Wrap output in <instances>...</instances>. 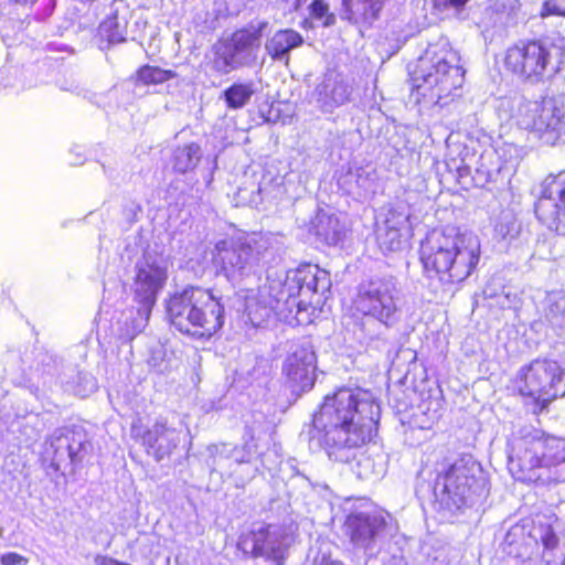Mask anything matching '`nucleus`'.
Instances as JSON below:
<instances>
[{"label": "nucleus", "instance_id": "obj_1", "mask_svg": "<svg viewBox=\"0 0 565 565\" xmlns=\"http://www.w3.org/2000/svg\"><path fill=\"white\" fill-rule=\"evenodd\" d=\"M380 415V405L372 392L342 387L326 396L313 415L311 439L334 461L348 463L358 459L360 478H377L383 475L384 466L372 462L360 449L373 438Z\"/></svg>", "mask_w": 565, "mask_h": 565}, {"label": "nucleus", "instance_id": "obj_2", "mask_svg": "<svg viewBox=\"0 0 565 565\" xmlns=\"http://www.w3.org/2000/svg\"><path fill=\"white\" fill-rule=\"evenodd\" d=\"M328 271L317 265L305 264L288 270L285 279L271 280L257 290H248L245 296V312L249 321L259 327L273 312L296 313L321 307L330 291Z\"/></svg>", "mask_w": 565, "mask_h": 565}, {"label": "nucleus", "instance_id": "obj_3", "mask_svg": "<svg viewBox=\"0 0 565 565\" xmlns=\"http://www.w3.org/2000/svg\"><path fill=\"white\" fill-rule=\"evenodd\" d=\"M419 259L428 288L446 292L466 280L480 260V241L471 232L456 227L434 230L420 243Z\"/></svg>", "mask_w": 565, "mask_h": 565}, {"label": "nucleus", "instance_id": "obj_4", "mask_svg": "<svg viewBox=\"0 0 565 565\" xmlns=\"http://www.w3.org/2000/svg\"><path fill=\"white\" fill-rule=\"evenodd\" d=\"M508 469L521 482H565V439L532 426L520 428L508 441Z\"/></svg>", "mask_w": 565, "mask_h": 565}, {"label": "nucleus", "instance_id": "obj_5", "mask_svg": "<svg viewBox=\"0 0 565 565\" xmlns=\"http://www.w3.org/2000/svg\"><path fill=\"white\" fill-rule=\"evenodd\" d=\"M489 492L482 467L471 456H462L440 472L434 482V509L450 521Z\"/></svg>", "mask_w": 565, "mask_h": 565}, {"label": "nucleus", "instance_id": "obj_6", "mask_svg": "<svg viewBox=\"0 0 565 565\" xmlns=\"http://www.w3.org/2000/svg\"><path fill=\"white\" fill-rule=\"evenodd\" d=\"M459 55L447 41L430 44L425 55L418 60L413 75L414 89L426 103L448 104V98L456 95L465 81V71L459 65Z\"/></svg>", "mask_w": 565, "mask_h": 565}, {"label": "nucleus", "instance_id": "obj_7", "mask_svg": "<svg viewBox=\"0 0 565 565\" xmlns=\"http://www.w3.org/2000/svg\"><path fill=\"white\" fill-rule=\"evenodd\" d=\"M170 323L181 333L195 339L210 338L224 324L222 297L201 287L189 286L166 301Z\"/></svg>", "mask_w": 565, "mask_h": 565}, {"label": "nucleus", "instance_id": "obj_8", "mask_svg": "<svg viewBox=\"0 0 565 565\" xmlns=\"http://www.w3.org/2000/svg\"><path fill=\"white\" fill-rule=\"evenodd\" d=\"M355 309L363 316L359 328L366 344L384 341L387 330L399 320L401 298L395 281L376 278L361 284Z\"/></svg>", "mask_w": 565, "mask_h": 565}, {"label": "nucleus", "instance_id": "obj_9", "mask_svg": "<svg viewBox=\"0 0 565 565\" xmlns=\"http://www.w3.org/2000/svg\"><path fill=\"white\" fill-rule=\"evenodd\" d=\"M276 237L254 233L243 239H224L215 245L213 263L220 274L233 284L256 275L276 249Z\"/></svg>", "mask_w": 565, "mask_h": 565}, {"label": "nucleus", "instance_id": "obj_10", "mask_svg": "<svg viewBox=\"0 0 565 565\" xmlns=\"http://www.w3.org/2000/svg\"><path fill=\"white\" fill-rule=\"evenodd\" d=\"M206 463L212 473L222 479H232L237 488H243L253 480L260 467L267 466L264 454L258 451L255 436L250 429L244 435L242 446L231 444H214L206 448Z\"/></svg>", "mask_w": 565, "mask_h": 565}, {"label": "nucleus", "instance_id": "obj_11", "mask_svg": "<svg viewBox=\"0 0 565 565\" xmlns=\"http://www.w3.org/2000/svg\"><path fill=\"white\" fill-rule=\"evenodd\" d=\"M512 118L520 128L532 131L546 145H554L565 137V108L553 97L519 99Z\"/></svg>", "mask_w": 565, "mask_h": 565}, {"label": "nucleus", "instance_id": "obj_12", "mask_svg": "<svg viewBox=\"0 0 565 565\" xmlns=\"http://www.w3.org/2000/svg\"><path fill=\"white\" fill-rule=\"evenodd\" d=\"M559 49L542 41L520 42L507 51L505 65L516 76L532 84L550 79L557 71Z\"/></svg>", "mask_w": 565, "mask_h": 565}, {"label": "nucleus", "instance_id": "obj_13", "mask_svg": "<svg viewBox=\"0 0 565 565\" xmlns=\"http://www.w3.org/2000/svg\"><path fill=\"white\" fill-rule=\"evenodd\" d=\"M519 391L533 399V412H542L553 399L565 394V373L548 359H537L523 369Z\"/></svg>", "mask_w": 565, "mask_h": 565}, {"label": "nucleus", "instance_id": "obj_14", "mask_svg": "<svg viewBox=\"0 0 565 565\" xmlns=\"http://www.w3.org/2000/svg\"><path fill=\"white\" fill-rule=\"evenodd\" d=\"M532 540L541 541L543 545L542 558L546 565H564L565 547L559 545L555 526L550 522H540L535 525L532 536L526 533L525 525L514 524L504 536V551L510 556L523 559L530 554Z\"/></svg>", "mask_w": 565, "mask_h": 565}, {"label": "nucleus", "instance_id": "obj_15", "mask_svg": "<svg viewBox=\"0 0 565 565\" xmlns=\"http://www.w3.org/2000/svg\"><path fill=\"white\" fill-rule=\"evenodd\" d=\"M347 513L344 532L359 546L367 547L387 525L390 514L379 510L366 499H348L343 503Z\"/></svg>", "mask_w": 565, "mask_h": 565}, {"label": "nucleus", "instance_id": "obj_16", "mask_svg": "<svg viewBox=\"0 0 565 565\" xmlns=\"http://www.w3.org/2000/svg\"><path fill=\"white\" fill-rule=\"evenodd\" d=\"M167 271L166 258L154 252L146 250L137 262L132 289L135 300L143 307V317L151 312L168 278Z\"/></svg>", "mask_w": 565, "mask_h": 565}, {"label": "nucleus", "instance_id": "obj_17", "mask_svg": "<svg viewBox=\"0 0 565 565\" xmlns=\"http://www.w3.org/2000/svg\"><path fill=\"white\" fill-rule=\"evenodd\" d=\"M291 536L287 530L279 525L260 526L242 534L237 547L253 557H264L280 565L291 544Z\"/></svg>", "mask_w": 565, "mask_h": 565}, {"label": "nucleus", "instance_id": "obj_18", "mask_svg": "<svg viewBox=\"0 0 565 565\" xmlns=\"http://www.w3.org/2000/svg\"><path fill=\"white\" fill-rule=\"evenodd\" d=\"M90 449L85 431L81 428L56 429L49 440L46 455L55 470L66 469L81 462Z\"/></svg>", "mask_w": 565, "mask_h": 565}, {"label": "nucleus", "instance_id": "obj_19", "mask_svg": "<svg viewBox=\"0 0 565 565\" xmlns=\"http://www.w3.org/2000/svg\"><path fill=\"white\" fill-rule=\"evenodd\" d=\"M535 214L550 230L565 236V174L545 179Z\"/></svg>", "mask_w": 565, "mask_h": 565}, {"label": "nucleus", "instance_id": "obj_20", "mask_svg": "<svg viewBox=\"0 0 565 565\" xmlns=\"http://www.w3.org/2000/svg\"><path fill=\"white\" fill-rule=\"evenodd\" d=\"M411 205L404 200L392 202L382 221L376 224V241L383 252L402 248L403 237L411 233Z\"/></svg>", "mask_w": 565, "mask_h": 565}, {"label": "nucleus", "instance_id": "obj_21", "mask_svg": "<svg viewBox=\"0 0 565 565\" xmlns=\"http://www.w3.org/2000/svg\"><path fill=\"white\" fill-rule=\"evenodd\" d=\"M56 0H0V36L12 46L24 29L31 8L39 3L43 14H51Z\"/></svg>", "mask_w": 565, "mask_h": 565}, {"label": "nucleus", "instance_id": "obj_22", "mask_svg": "<svg viewBox=\"0 0 565 565\" xmlns=\"http://www.w3.org/2000/svg\"><path fill=\"white\" fill-rule=\"evenodd\" d=\"M131 434L141 440L149 455L153 456L157 461H161L175 450L181 440L182 430L170 425L167 419L158 418L148 428L134 424Z\"/></svg>", "mask_w": 565, "mask_h": 565}, {"label": "nucleus", "instance_id": "obj_23", "mask_svg": "<svg viewBox=\"0 0 565 565\" xmlns=\"http://www.w3.org/2000/svg\"><path fill=\"white\" fill-rule=\"evenodd\" d=\"M268 25L267 21L250 23L247 28L234 32L230 39L223 41L241 67L255 62L260 39Z\"/></svg>", "mask_w": 565, "mask_h": 565}, {"label": "nucleus", "instance_id": "obj_24", "mask_svg": "<svg viewBox=\"0 0 565 565\" xmlns=\"http://www.w3.org/2000/svg\"><path fill=\"white\" fill-rule=\"evenodd\" d=\"M352 87L339 73L328 72L311 95V102L322 111L332 113L349 102Z\"/></svg>", "mask_w": 565, "mask_h": 565}, {"label": "nucleus", "instance_id": "obj_25", "mask_svg": "<svg viewBox=\"0 0 565 565\" xmlns=\"http://www.w3.org/2000/svg\"><path fill=\"white\" fill-rule=\"evenodd\" d=\"M284 372L295 388L310 390L316 380V354L309 343L299 345L289 354Z\"/></svg>", "mask_w": 565, "mask_h": 565}, {"label": "nucleus", "instance_id": "obj_26", "mask_svg": "<svg viewBox=\"0 0 565 565\" xmlns=\"http://www.w3.org/2000/svg\"><path fill=\"white\" fill-rule=\"evenodd\" d=\"M339 182L348 194L356 200H366L376 192L377 173L373 167H359L349 170Z\"/></svg>", "mask_w": 565, "mask_h": 565}, {"label": "nucleus", "instance_id": "obj_27", "mask_svg": "<svg viewBox=\"0 0 565 565\" xmlns=\"http://www.w3.org/2000/svg\"><path fill=\"white\" fill-rule=\"evenodd\" d=\"M310 231L328 246H337L345 237V226L340 217L326 210H319L311 221Z\"/></svg>", "mask_w": 565, "mask_h": 565}, {"label": "nucleus", "instance_id": "obj_28", "mask_svg": "<svg viewBox=\"0 0 565 565\" xmlns=\"http://www.w3.org/2000/svg\"><path fill=\"white\" fill-rule=\"evenodd\" d=\"M303 38L300 33L292 29L277 31L265 44V50L275 61L289 62V53L291 50L301 46Z\"/></svg>", "mask_w": 565, "mask_h": 565}, {"label": "nucleus", "instance_id": "obj_29", "mask_svg": "<svg viewBox=\"0 0 565 565\" xmlns=\"http://www.w3.org/2000/svg\"><path fill=\"white\" fill-rule=\"evenodd\" d=\"M382 6L383 0H342L343 18L354 23H372Z\"/></svg>", "mask_w": 565, "mask_h": 565}, {"label": "nucleus", "instance_id": "obj_30", "mask_svg": "<svg viewBox=\"0 0 565 565\" xmlns=\"http://www.w3.org/2000/svg\"><path fill=\"white\" fill-rule=\"evenodd\" d=\"M544 319L557 337H565L564 292H551L547 295Z\"/></svg>", "mask_w": 565, "mask_h": 565}, {"label": "nucleus", "instance_id": "obj_31", "mask_svg": "<svg viewBox=\"0 0 565 565\" xmlns=\"http://www.w3.org/2000/svg\"><path fill=\"white\" fill-rule=\"evenodd\" d=\"M143 307L139 306L136 311L130 310L124 321L118 322L117 335L125 342H129L141 333L148 324L151 312L143 317Z\"/></svg>", "mask_w": 565, "mask_h": 565}, {"label": "nucleus", "instance_id": "obj_32", "mask_svg": "<svg viewBox=\"0 0 565 565\" xmlns=\"http://www.w3.org/2000/svg\"><path fill=\"white\" fill-rule=\"evenodd\" d=\"M201 157V148L194 142L178 147L172 154V168L178 173H186L196 167Z\"/></svg>", "mask_w": 565, "mask_h": 565}, {"label": "nucleus", "instance_id": "obj_33", "mask_svg": "<svg viewBox=\"0 0 565 565\" xmlns=\"http://www.w3.org/2000/svg\"><path fill=\"white\" fill-rule=\"evenodd\" d=\"M489 288L486 291L487 306L491 309L512 310L516 312L522 306L521 294L512 286L507 289H501L500 295H497Z\"/></svg>", "mask_w": 565, "mask_h": 565}, {"label": "nucleus", "instance_id": "obj_34", "mask_svg": "<svg viewBox=\"0 0 565 565\" xmlns=\"http://www.w3.org/2000/svg\"><path fill=\"white\" fill-rule=\"evenodd\" d=\"M254 94V83H234L223 92V97L230 109H241L249 103Z\"/></svg>", "mask_w": 565, "mask_h": 565}, {"label": "nucleus", "instance_id": "obj_35", "mask_svg": "<svg viewBox=\"0 0 565 565\" xmlns=\"http://www.w3.org/2000/svg\"><path fill=\"white\" fill-rule=\"evenodd\" d=\"M209 65L211 70L220 74H228L241 67L224 42H220L213 46V56Z\"/></svg>", "mask_w": 565, "mask_h": 565}, {"label": "nucleus", "instance_id": "obj_36", "mask_svg": "<svg viewBox=\"0 0 565 565\" xmlns=\"http://www.w3.org/2000/svg\"><path fill=\"white\" fill-rule=\"evenodd\" d=\"M99 36L108 44H117L126 41V22L117 15L107 17L99 25Z\"/></svg>", "mask_w": 565, "mask_h": 565}, {"label": "nucleus", "instance_id": "obj_37", "mask_svg": "<svg viewBox=\"0 0 565 565\" xmlns=\"http://www.w3.org/2000/svg\"><path fill=\"white\" fill-rule=\"evenodd\" d=\"M67 386L73 394L82 398L90 395L98 387L96 379L85 371H78L73 382L67 383Z\"/></svg>", "mask_w": 565, "mask_h": 565}, {"label": "nucleus", "instance_id": "obj_38", "mask_svg": "<svg viewBox=\"0 0 565 565\" xmlns=\"http://www.w3.org/2000/svg\"><path fill=\"white\" fill-rule=\"evenodd\" d=\"M174 77H177L175 72L158 66L145 65L138 71V79L146 85L161 84Z\"/></svg>", "mask_w": 565, "mask_h": 565}, {"label": "nucleus", "instance_id": "obj_39", "mask_svg": "<svg viewBox=\"0 0 565 565\" xmlns=\"http://www.w3.org/2000/svg\"><path fill=\"white\" fill-rule=\"evenodd\" d=\"M518 231L516 223L514 217L510 214H505L501 217V220L495 225V232L502 238H507L508 236H513V234Z\"/></svg>", "mask_w": 565, "mask_h": 565}, {"label": "nucleus", "instance_id": "obj_40", "mask_svg": "<svg viewBox=\"0 0 565 565\" xmlns=\"http://www.w3.org/2000/svg\"><path fill=\"white\" fill-rule=\"evenodd\" d=\"M550 15L565 17V1L546 0L542 6L541 17L546 18Z\"/></svg>", "mask_w": 565, "mask_h": 565}, {"label": "nucleus", "instance_id": "obj_41", "mask_svg": "<svg viewBox=\"0 0 565 565\" xmlns=\"http://www.w3.org/2000/svg\"><path fill=\"white\" fill-rule=\"evenodd\" d=\"M0 562L2 565H26L29 561L15 552H9L1 555Z\"/></svg>", "mask_w": 565, "mask_h": 565}, {"label": "nucleus", "instance_id": "obj_42", "mask_svg": "<svg viewBox=\"0 0 565 565\" xmlns=\"http://www.w3.org/2000/svg\"><path fill=\"white\" fill-rule=\"evenodd\" d=\"M163 361V350L161 348L153 349L151 351V356L148 360V363L153 369L158 370L159 372L162 371L161 364Z\"/></svg>", "mask_w": 565, "mask_h": 565}, {"label": "nucleus", "instance_id": "obj_43", "mask_svg": "<svg viewBox=\"0 0 565 565\" xmlns=\"http://www.w3.org/2000/svg\"><path fill=\"white\" fill-rule=\"evenodd\" d=\"M310 10H311L312 17H315L317 19H321L327 14L328 6L322 0H315L310 4Z\"/></svg>", "mask_w": 565, "mask_h": 565}, {"label": "nucleus", "instance_id": "obj_44", "mask_svg": "<svg viewBox=\"0 0 565 565\" xmlns=\"http://www.w3.org/2000/svg\"><path fill=\"white\" fill-rule=\"evenodd\" d=\"M509 286H505L503 285L502 282V279L499 278V277H492L491 279L488 280V282L484 286V289H483V296L486 297V291L491 288L493 289L492 291L497 295H500L501 292V289H507Z\"/></svg>", "mask_w": 565, "mask_h": 565}, {"label": "nucleus", "instance_id": "obj_45", "mask_svg": "<svg viewBox=\"0 0 565 565\" xmlns=\"http://www.w3.org/2000/svg\"><path fill=\"white\" fill-rule=\"evenodd\" d=\"M95 564L96 565H131L129 563L120 562V561L115 559L107 555H97L95 557Z\"/></svg>", "mask_w": 565, "mask_h": 565}, {"label": "nucleus", "instance_id": "obj_46", "mask_svg": "<svg viewBox=\"0 0 565 565\" xmlns=\"http://www.w3.org/2000/svg\"><path fill=\"white\" fill-rule=\"evenodd\" d=\"M469 0H434L435 6L439 8H461L463 7Z\"/></svg>", "mask_w": 565, "mask_h": 565}, {"label": "nucleus", "instance_id": "obj_47", "mask_svg": "<svg viewBox=\"0 0 565 565\" xmlns=\"http://www.w3.org/2000/svg\"><path fill=\"white\" fill-rule=\"evenodd\" d=\"M476 173H477V177H475L477 179V181H489L490 178H491V172L490 170H483L482 168H476Z\"/></svg>", "mask_w": 565, "mask_h": 565}, {"label": "nucleus", "instance_id": "obj_48", "mask_svg": "<svg viewBox=\"0 0 565 565\" xmlns=\"http://www.w3.org/2000/svg\"><path fill=\"white\" fill-rule=\"evenodd\" d=\"M501 151L509 152V153H511V152L518 153V148L513 145H507L503 148H501Z\"/></svg>", "mask_w": 565, "mask_h": 565}, {"label": "nucleus", "instance_id": "obj_49", "mask_svg": "<svg viewBox=\"0 0 565 565\" xmlns=\"http://www.w3.org/2000/svg\"><path fill=\"white\" fill-rule=\"evenodd\" d=\"M386 565H405L403 558L392 557Z\"/></svg>", "mask_w": 565, "mask_h": 565}, {"label": "nucleus", "instance_id": "obj_50", "mask_svg": "<svg viewBox=\"0 0 565 565\" xmlns=\"http://www.w3.org/2000/svg\"><path fill=\"white\" fill-rule=\"evenodd\" d=\"M539 324H540V322H534V323L532 324V328H535V327H537Z\"/></svg>", "mask_w": 565, "mask_h": 565}, {"label": "nucleus", "instance_id": "obj_51", "mask_svg": "<svg viewBox=\"0 0 565 565\" xmlns=\"http://www.w3.org/2000/svg\"><path fill=\"white\" fill-rule=\"evenodd\" d=\"M2 75H3V72H0V77H2Z\"/></svg>", "mask_w": 565, "mask_h": 565}]
</instances>
